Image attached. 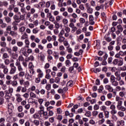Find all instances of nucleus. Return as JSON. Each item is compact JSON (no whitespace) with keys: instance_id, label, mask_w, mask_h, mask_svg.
I'll use <instances>...</instances> for the list:
<instances>
[{"instance_id":"nucleus-1","label":"nucleus","mask_w":126,"mask_h":126,"mask_svg":"<svg viewBox=\"0 0 126 126\" xmlns=\"http://www.w3.org/2000/svg\"><path fill=\"white\" fill-rule=\"evenodd\" d=\"M15 64L17 67L18 71L19 72V76L20 77H23L25 76V71H24L23 67H22V65H21L20 62H18V60H17Z\"/></svg>"},{"instance_id":"nucleus-2","label":"nucleus","mask_w":126,"mask_h":126,"mask_svg":"<svg viewBox=\"0 0 126 126\" xmlns=\"http://www.w3.org/2000/svg\"><path fill=\"white\" fill-rule=\"evenodd\" d=\"M30 73L27 71L26 72L25 77L27 80H32V76L35 73V70H30Z\"/></svg>"},{"instance_id":"nucleus-3","label":"nucleus","mask_w":126,"mask_h":126,"mask_svg":"<svg viewBox=\"0 0 126 126\" xmlns=\"http://www.w3.org/2000/svg\"><path fill=\"white\" fill-rule=\"evenodd\" d=\"M0 68H1V69H3V74H8V72L9 71V70L8 69V67H7V66H6L3 63L0 64Z\"/></svg>"},{"instance_id":"nucleus-4","label":"nucleus","mask_w":126,"mask_h":126,"mask_svg":"<svg viewBox=\"0 0 126 126\" xmlns=\"http://www.w3.org/2000/svg\"><path fill=\"white\" fill-rule=\"evenodd\" d=\"M115 91L120 92V91H126V88L123 87H121L120 86H117L115 88Z\"/></svg>"},{"instance_id":"nucleus-5","label":"nucleus","mask_w":126,"mask_h":126,"mask_svg":"<svg viewBox=\"0 0 126 126\" xmlns=\"http://www.w3.org/2000/svg\"><path fill=\"white\" fill-rule=\"evenodd\" d=\"M4 93L5 99H6L7 100H9V99L11 97L12 94L8 93L7 90H5L4 91Z\"/></svg>"},{"instance_id":"nucleus-6","label":"nucleus","mask_w":126,"mask_h":126,"mask_svg":"<svg viewBox=\"0 0 126 126\" xmlns=\"http://www.w3.org/2000/svg\"><path fill=\"white\" fill-rule=\"evenodd\" d=\"M36 71L37 73H38L37 75L38 77H40V78H42V77L44 76V73H43V71H42V70H41V69H37L36 70Z\"/></svg>"},{"instance_id":"nucleus-7","label":"nucleus","mask_w":126,"mask_h":126,"mask_svg":"<svg viewBox=\"0 0 126 126\" xmlns=\"http://www.w3.org/2000/svg\"><path fill=\"white\" fill-rule=\"evenodd\" d=\"M89 23L91 25H94V24H95V22H94V17L92 15L89 16Z\"/></svg>"},{"instance_id":"nucleus-8","label":"nucleus","mask_w":126,"mask_h":126,"mask_svg":"<svg viewBox=\"0 0 126 126\" xmlns=\"http://www.w3.org/2000/svg\"><path fill=\"white\" fill-rule=\"evenodd\" d=\"M105 87V89L108 90L109 92H113L114 91V89H113V87L110 85H106Z\"/></svg>"},{"instance_id":"nucleus-9","label":"nucleus","mask_w":126,"mask_h":126,"mask_svg":"<svg viewBox=\"0 0 126 126\" xmlns=\"http://www.w3.org/2000/svg\"><path fill=\"white\" fill-rule=\"evenodd\" d=\"M125 126V121L124 120H118L116 122V126Z\"/></svg>"},{"instance_id":"nucleus-10","label":"nucleus","mask_w":126,"mask_h":126,"mask_svg":"<svg viewBox=\"0 0 126 126\" xmlns=\"http://www.w3.org/2000/svg\"><path fill=\"white\" fill-rule=\"evenodd\" d=\"M15 96L16 98V100L18 103H20L21 101H22V98L21 97V95H20L19 94H15Z\"/></svg>"},{"instance_id":"nucleus-11","label":"nucleus","mask_w":126,"mask_h":126,"mask_svg":"<svg viewBox=\"0 0 126 126\" xmlns=\"http://www.w3.org/2000/svg\"><path fill=\"white\" fill-rule=\"evenodd\" d=\"M87 101L88 102H90L91 103H92V104H95V103H96L97 100H96V99H93L91 100V97L88 96L87 97Z\"/></svg>"},{"instance_id":"nucleus-12","label":"nucleus","mask_w":126,"mask_h":126,"mask_svg":"<svg viewBox=\"0 0 126 126\" xmlns=\"http://www.w3.org/2000/svg\"><path fill=\"white\" fill-rule=\"evenodd\" d=\"M16 67L15 68H10V69L9 70V74H11V75L14 74L16 73Z\"/></svg>"},{"instance_id":"nucleus-13","label":"nucleus","mask_w":126,"mask_h":126,"mask_svg":"<svg viewBox=\"0 0 126 126\" xmlns=\"http://www.w3.org/2000/svg\"><path fill=\"white\" fill-rule=\"evenodd\" d=\"M12 110H13V105H12V103H9L8 104V111L10 113H11L12 112Z\"/></svg>"},{"instance_id":"nucleus-14","label":"nucleus","mask_w":126,"mask_h":126,"mask_svg":"<svg viewBox=\"0 0 126 126\" xmlns=\"http://www.w3.org/2000/svg\"><path fill=\"white\" fill-rule=\"evenodd\" d=\"M106 122V124L108 125V126H115V123H114L112 120L108 119Z\"/></svg>"},{"instance_id":"nucleus-15","label":"nucleus","mask_w":126,"mask_h":126,"mask_svg":"<svg viewBox=\"0 0 126 126\" xmlns=\"http://www.w3.org/2000/svg\"><path fill=\"white\" fill-rule=\"evenodd\" d=\"M124 64V59L123 58H120V59H118V66H122Z\"/></svg>"},{"instance_id":"nucleus-16","label":"nucleus","mask_w":126,"mask_h":126,"mask_svg":"<svg viewBox=\"0 0 126 126\" xmlns=\"http://www.w3.org/2000/svg\"><path fill=\"white\" fill-rule=\"evenodd\" d=\"M25 30H26V27L24 26H22L19 28V32L20 33H21V34H23V33L25 32Z\"/></svg>"},{"instance_id":"nucleus-17","label":"nucleus","mask_w":126,"mask_h":126,"mask_svg":"<svg viewBox=\"0 0 126 126\" xmlns=\"http://www.w3.org/2000/svg\"><path fill=\"white\" fill-rule=\"evenodd\" d=\"M9 35H11L12 37H16L18 35V33L15 31H12L10 32Z\"/></svg>"},{"instance_id":"nucleus-18","label":"nucleus","mask_w":126,"mask_h":126,"mask_svg":"<svg viewBox=\"0 0 126 126\" xmlns=\"http://www.w3.org/2000/svg\"><path fill=\"white\" fill-rule=\"evenodd\" d=\"M103 113L105 116V119H109V118H110V112H109V111H104Z\"/></svg>"},{"instance_id":"nucleus-19","label":"nucleus","mask_w":126,"mask_h":126,"mask_svg":"<svg viewBox=\"0 0 126 126\" xmlns=\"http://www.w3.org/2000/svg\"><path fill=\"white\" fill-rule=\"evenodd\" d=\"M22 34V36H21V40H25V39H27L28 38V34H27V33L26 32H24Z\"/></svg>"},{"instance_id":"nucleus-20","label":"nucleus","mask_w":126,"mask_h":126,"mask_svg":"<svg viewBox=\"0 0 126 126\" xmlns=\"http://www.w3.org/2000/svg\"><path fill=\"white\" fill-rule=\"evenodd\" d=\"M59 39L58 41L60 42V43H63L65 40V38L63 37V36H61V35H58Z\"/></svg>"},{"instance_id":"nucleus-21","label":"nucleus","mask_w":126,"mask_h":126,"mask_svg":"<svg viewBox=\"0 0 126 126\" xmlns=\"http://www.w3.org/2000/svg\"><path fill=\"white\" fill-rule=\"evenodd\" d=\"M4 19L6 23H11V18H10V17L7 16L5 17Z\"/></svg>"},{"instance_id":"nucleus-22","label":"nucleus","mask_w":126,"mask_h":126,"mask_svg":"<svg viewBox=\"0 0 126 126\" xmlns=\"http://www.w3.org/2000/svg\"><path fill=\"white\" fill-rule=\"evenodd\" d=\"M6 59H9V55L7 53H4L2 54V59L5 60Z\"/></svg>"},{"instance_id":"nucleus-23","label":"nucleus","mask_w":126,"mask_h":126,"mask_svg":"<svg viewBox=\"0 0 126 126\" xmlns=\"http://www.w3.org/2000/svg\"><path fill=\"white\" fill-rule=\"evenodd\" d=\"M42 115H43V117L45 120H48V119H49V115H48V112L44 111L43 113H42Z\"/></svg>"},{"instance_id":"nucleus-24","label":"nucleus","mask_w":126,"mask_h":126,"mask_svg":"<svg viewBox=\"0 0 126 126\" xmlns=\"http://www.w3.org/2000/svg\"><path fill=\"white\" fill-rule=\"evenodd\" d=\"M117 109L119 111H120L121 112H126V107L123 105L120 106V107H118V108Z\"/></svg>"},{"instance_id":"nucleus-25","label":"nucleus","mask_w":126,"mask_h":126,"mask_svg":"<svg viewBox=\"0 0 126 126\" xmlns=\"http://www.w3.org/2000/svg\"><path fill=\"white\" fill-rule=\"evenodd\" d=\"M13 19L15 21H17L18 23L20 22V19L19 18V16H17V15H14Z\"/></svg>"},{"instance_id":"nucleus-26","label":"nucleus","mask_w":126,"mask_h":126,"mask_svg":"<svg viewBox=\"0 0 126 126\" xmlns=\"http://www.w3.org/2000/svg\"><path fill=\"white\" fill-rule=\"evenodd\" d=\"M11 85L13 87H16L17 85H18V83L17 82V81L13 80L11 82Z\"/></svg>"},{"instance_id":"nucleus-27","label":"nucleus","mask_w":126,"mask_h":126,"mask_svg":"<svg viewBox=\"0 0 126 126\" xmlns=\"http://www.w3.org/2000/svg\"><path fill=\"white\" fill-rule=\"evenodd\" d=\"M111 83L112 86L116 87L119 85V82H118V81H116V80H115L114 81H112V82H111Z\"/></svg>"},{"instance_id":"nucleus-28","label":"nucleus","mask_w":126,"mask_h":126,"mask_svg":"<svg viewBox=\"0 0 126 126\" xmlns=\"http://www.w3.org/2000/svg\"><path fill=\"white\" fill-rule=\"evenodd\" d=\"M119 117L120 118H124L125 117V112L124 111H119L118 113Z\"/></svg>"},{"instance_id":"nucleus-29","label":"nucleus","mask_w":126,"mask_h":126,"mask_svg":"<svg viewBox=\"0 0 126 126\" xmlns=\"http://www.w3.org/2000/svg\"><path fill=\"white\" fill-rule=\"evenodd\" d=\"M53 56L56 60H58L59 58H60L59 56V53L57 51L54 52Z\"/></svg>"},{"instance_id":"nucleus-30","label":"nucleus","mask_w":126,"mask_h":126,"mask_svg":"<svg viewBox=\"0 0 126 126\" xmlns=\"http://www.w3.org/2000/svg\"><path fill=\"white\" fill-rule=\"evenodd\" d=\"M87 12L88 13H90V14H92L93 13V8L91 7H90L87 9Z\"/></svg>"},{"instance_id":"nucleus-31","label":"nucleus","mask_w":126,"mask_h":126,"mask_svg":"<svg viewBox=\"0 0 126 126\" xmlns=\"http://www.w3.org/2000/svg\"><path fill=\"white\" fill-rule=\"evenodd\" d=\"M117 27V29L119 30V31H121V32H123V31H124V28L121 25H118Z\"/></svg>"},{"instance_id":"nucleus-32","label":"nucleus","mask_w":126,"mask_h":126,"mask_svg":"<svg viewBox=\"0 0 126 126\" xmlns=\"http://www.w3.org/2000/svg\"><path fill=\"white\" fill-rule=\"evenodd\" d=\"M101 8H104V5L101 4L100 6H96L95 7V10L99 11Z\"/></svg>"},{"instance_id":"nucleus-33","label":"nucleus","mask_w":126,"mask_h":126,"mask_svg":"<svg viewBox=\"0 0 126 126\" xmlns=\"http://www.w3.org/2000/svg\"><path fill=\"white\" fill-rule=\"evenodd\" d=\"M30 96L32 98H36V97H37V95H36V94L32 92H31L30 93Z\"/></svg>"},{"instance_id":"nucleus-34","label":"nucleus","mask_w":126,"mask_h":126,"mask_svg":"<svg viewBox=\"0 0 126 126\" xmlns=\"http://www.w3.org/2000/svg\"><path fill=\"white\" fill-rule=\"evenodd\" d=\"M4 63L5 64V65H8L10 63V61L8 58L4 59Z\"/></svg>"},{"instance_id":"nucleus-35","label":"nucleus","mask_w":126,"mask_h":126,"mask_svg":"<svg viewBox=\"0 0 126 126\" xmlns=\"http://www.w3.org/2000/svg\"><path fill=\"white\" fill-rule=\"evenodd\" d=\"M33 123L35 126H39L40 125V121H39V120H34Z\"/></svg>"},{"instance_id":"nucleus-36","label":"nucleus","mask_w":126,"mask_h":126,"mask_svg":"<svg viewBox=\"0 0 126 126\" xmlns=\"http://www.w3.org/2000/svg\"><path fill=\"white\" fill-rule=\"evenodd\" d=\"M0 46L2 47V48H6V42H5V41L1 42Z\"/></svg>"},{"instance_id":"nucleus-37","label":"nucleus","mask_w":126,"mask_h":126,"mask_svg":"<svg viewBox=\"0 0 126 126\" xmlns=\"http://www.w3.org/2000/svg\"><path fill=\"white\" fill-rule=\"evenodd\" d=\"M17 5H18V6H20V7L22 8V7H24V6H25V4L24 3H23V2H18L17 3Z\"/></svg>"},{"instance_id":"nucleus-38","label":"nucleus","mask_w":126,"mask_h":126,"mask_svg":"<svg viewBox=\"0 0 126 126\" xmlns=\"http://www.w3.org/2000/svg\"><path fill=\"white\" fill-rule=\"evenodd\" d=\"M13 11L15 13H19V14H21V13H20V12H19V8H18V7H15L14 8Z\"/></svg>"},{"instance_id":"nucleus-39","label":"nucleus","mask_w":126,"mask_h":126,"mask_svg":"<svg viewBox=\"0 0 126 126\" xmlns=\"http://www.w3.org/2000/svg\"><path fill=\"white\" fill-rule=\"evenodd\" d=\"M123 105V101L122 100H119L117 102V109L119 108L120 107H121Z\"/></svg>"},{"instance_id":"nucleus-40","label":"nucleus","mask_w":126,"mask_h":126,"mask_svg":"<svg viewBox=\"0 0 126 126\" xmlns=\"http://www.w3.org/2000/svg\"><path fill=\"white\" fill-rule=\"evenodd\" d=\"M18 61L20 63V62H23L24 61V58L22 55H20L19 56L18 59Z\"/></svg>"},{"instance_id":"nucleus-41","label":"nucleus","mask_w":126,"mask_h":126,"mask_svg":"<svg viewBox=\"0 0 126 126\" xmlns=\"http://www.w3.org/2000/svg\"><path fill=\"white\" fill-rule=\"evenodd\" d=\"M32 117L33 119H40V116L38 113H35L33 115Z\"/></svg>"},{"instance_id":"nucleus-42","label":"nucleus","mask_w":126,"mask_h":126,"mask_svg":"<svg viewBox=\"0 0 126 126\" xmlns=\"http://www.w3.org/2000/svg\"><path fill=\"white\" fill-rule=\"evenodd\" d=\"M7 92L8 93H10V94H12L13 93V88L9 87Z\"/></svg>"},{"instance_id":"nucleus-43","label":"nucleus","mask_w":126,"mask_h":126,"mask_svg":"<svg viewBox=\"0 0 126 126\" xmlns=\"http://www.w3.org/2000/svg\"><path fill=\"white\" fill-rule=\"evenodd\" d=\"M12 50L13 52H14L15 53H17V51H18V47L16 46H14L12 47Z\"/></svg>"},{"instance_id":"nucleus-44","label":"nucleus","mask_w":126,"mask_h":126,"mask_svg":"<svg viewBox=\"0 0 126 126\" xmlns=\"http://www.w3.org/2000/svg\"><path fill=\"white\" fill-rule=\"evenodd\" d=\"M22 89V87L21 86H19L17 87V89L16 90V92L20 93V91H21Z\"/></svg>"},{"instance_id":"nucleus-45","label":"nucleus","mask_w":126,"mask_h":126,"mask_svg":"<svg viewBox=\"0 0 126 126\" xmlns=\"http://www.w3.org/2000/svg\"><path fill=\"white\" fill-rule=\"evenodd\" d=\"M29 67L31 69V70H34L33 69L34 65H33V63H32V62H31L29 63Z\"/></svg>"},{"instance_id":"nucleus-46","label":"nucleus","mask_w":126,"mask_h":126,"mask_svg":"<svg viewBox=\"0 0 126 126\" xmlns=\"http://www.w3.org/2000/svg\"><path fill=\"white\" fill-rule=\"evenodd\" d=\"M98 118L99 119H104V113L100 112L98 115Z\"/></svg>"},{"instance_id":"nucleus-47","label":"nucleus","mask_w":126,"mask_h":126,"mask_svg":"<svg viewBox=\"0 0 126 126\" xmlns=\"http://www.w3.org/2000/svg\"><path fill=\"white\" fill-rule=\"evenodd\" d=\"M17 117H18V118H23V117H24V112L18 113Z\"/></svg>"},{"instance_id":"nucleus-48","label":"nucleus","mask_w":126,"mask_h":126,"mask_svg":"<svg viewBox=\"0 0 126 126\" xmlns=\"http://www.w3.org/2000/svg\"><path fill=\"white\" fill-rule=\"evenodd\" d=\"M91 6L95 7V6H96V2L94 0H92L91 1Z\"/></svg>"},{"instance_id":"nucleus-49","label":"nucleus","mask_w":126,"mask_h":126,"mask_svg":"<svg viewBox=\"0 0 126 126\" xmlns=\"http://www.w3.org/2000/svg\"><path fill=\"white\" fill-rule=\"evenodd\" d=\"M98 114H99V112L97 111H94L92 112V115L93 117H97V116H98Z\"/></svg>"},{"instance_id":"nucleus-50","label":"nucleus","mask_w":126,"mask_h":126,"mask_svg":"<svg viewBox=\"0 0 126 126\" xmlns=\"http://www.w3.org/2000/svg\"><path fill=\"white\" fill-rule=\"evenodd\" d=\"M17 45L18 47H21L23 46V42L18 41V42H17Z\"/></svg>"},{"instance_id":"nucleus-51","label":"nucleus","mask_w":126,"mask_h":126,"mask_svg":"<svg viewBox=\"0 0 126 126\" xmlns=\"http://www.w3.org/2000/svg\"><path fill=\"white\" fill-rule=\"evenodd\" d=\"M49 122L53 124V123H55V117H50L49 118Z\"/></svg>"},{"instance_id":"nucleus-52","label":"nucleus","mask_w":126,"mask_h":126,"mask_svg":"<svg viewBox=\"0 0 126 126\" xmlns=\"http://www.w3.org/2000/svg\"><path fill=\"white\" fill-rule=\"evenodd\" d=\"M73 85V82L72 81H69L67 83V86L71 87Z\"/></svg>"},{"instance_id":"nucleus-53","label":"nucleus","mask_w":126,"mask_h":126,"mask_svg":"<svg viewBox=\"0 0 126 126\" xmlns=\"http://www.w3.org/2000/svg\"><path fill=\"white\" fill-rule=\"evenodd\" d=\"M112 63L114 64V65H117L119 63V59H114Z\"/></svg>"},{"instance_id":"nucleus-54","label":"nucleus","mask_w":126,"mask_h":126,"mask_svg":"<svg viewBox=\"0 0 126 126\" xmlns=\"http://www.w3.org/2000/svg\"><path fill=\"white\" fill-rule=\"evenodd\" d=\"M12 57L14 60H17V58H18V54L14 53L12 54Z\"/></svg>"},{"instance_id":"nucleus-55","label":"nucleus","mask_w":126,"mask_h":126,"mask_svg":"<svg viewBox=\"0 0 126 126\" xmlns=\"http://www.w3.org/2000/svg\"><path fill=\"white\" fill-rule=\"evenodd\" d=\"M51 84H47L45 86V89H46V90H47V91H50V90H51Z\"/></svg>"},{"instance_id":"nucleus-56","label":"nucleus","mask_w":126,"mask_h":126,"mask_svg":"<svg viewBox=\"0 0 126 126\" xmlns=\"http://www.w3.org/2000/svg\"><path fill=\"white\" fill-rule=\"evenodd\" d=\"M65 63L66 64V66H69L70 64H71V63H70V61L68 60L65 61Z\"/></svg>"},{"instance_id":"nucleus-57","label":"nucleus","mask_w":126,"mask_h":126,"mask_svg":"<svg viewBox=\"0 0 126 126\" xmlns=\"http://www.w3.org/2000/svg\"><path fill=\"white\" fill-rule=\"evenodd\" d=\"M48 117H53L54 116V112L52 110H48Z\"/></svg>"},{"instance_id":"nucleus-58","label":"nucleus","mask_w":126,"mask_h":126,"mask_svg":"<svg viewBox=\"0 0 126 126\" xmlns=\"http://www.w3.org/2000/svg\"><path fill=\"white\" fill-rule=\"evenodd\" d=\"M110 113L112 116H114V115H116V114H117V113H118V111H117V110L114 109L113 110H111L110 111Z\"/></svg>"},{"instance_id":"nucleus-59","label":"nucleus","mask_w":126,"mask_h":126,"mask_svg":"<svg viewBox=\"0 0 126 126\" xmlns=\"http://www.w3.org/2000/svg\"><path fill=\"white\" fill-rule=\"evenodd\" d=\"M39 32V30H38V28H35L32 30V33L33 34H37Z\"/></svg>"},{"instance_id":"nucleus-60","label":"nucleus","mask_w":126,"mask_h":126,"mask_svg":"<svg viewBox=\"0 0 126 126\" xmlns=\"http://www.w3.org/2000/svg\"><path fill=\"white\" fill-rule=\"evenodd\" d=\"M45 56L44 54H42L40 55V61L41 62H44L45 61Z\"/></svg>"},{"instance_id":"nucleus-61","label":"nucleus","mask_w":126,"mask_h":126,"mask_svg":"<svg viewBox=\"0 0 126 126\" xmlns=\"http://www.w3.org/2000/svg\"><path fill=\"white\" fill-rule=\"evenodd\" d=\"M85 116H86V117H88V118H90V117L91 116V112L90 111H88L85 113Z\"/></svg>"},{"instance_id":"nucleus-62","label":"nucleus","mask_w":126,"mask_h":126,"mask_svg":"<svg viewBox=\"0 0 126 126\" xmlns=\"http://www.w3.org/2000/svg\"><path fill=\"white\" fill-rule=\"evenodd\" d=\"M8 5V2L7 1H3V6H5V7H7Z\"/></svg>"},{"instance_id":"nucleus-63","label":"nucleus","mask_w":126,"mask_h":126,"mask_svg":"<svg viewBox=\"0 0 126 126\" xmlns=\"http://www.w3.org/2000/svg\"><path fill=\"white\" fill-rule=\"evenodd\" d=\"M6 31L7 32L10 31L11 32V26H8L7 27H6Z\"/></svg>"},{"instance_id":"nucleus-64","label":"nucleus","mask_w":126,"mask_h":126,"mask_svg":"<svg viewBox=\"0 0 126 126\" xmlns=\"http://www.w3.org/2000/svg\"><path fill=\"white\" fill-rule=\"evenodd\" d=\"M44 126H50L51 123L49 121H45L44 122Z\"/></svg>"}]
</instances>
